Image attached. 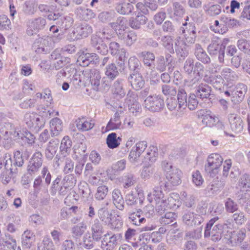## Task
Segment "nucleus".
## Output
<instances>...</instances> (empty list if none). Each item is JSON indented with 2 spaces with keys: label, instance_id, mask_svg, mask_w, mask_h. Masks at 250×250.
I'll use <instances>...</instances> for the list:
<instances>
[{
  "label": "nucleus",
  "instance_id": "nucleus-1",
  "mask_svg": "<svg viewBox=\"0 0 250 250\" xmlns=\"http://www.w3.org/2000/svg\"><path fill=\"white\" fill-rule=\"evenodd\" d=\"M147 199L150 203L154 202L156 210L162 213L168 209L166 197L158 187H155L147 195Z\"/></svg>",
  "mask_w": 250,
  "mask_h": 250
},
{
  "label": "nucleus",
  "instance_id": "nucleus-2",
  "mask_svg": "<svg viewBox=\"0 0 250 250\" xmlns=\"http://www.w3.org/2000/svg\"><path fill=\"white\" fill-rule=\"evenodd\" d=\"M223 162L222 156L218 153H212L207 158V163L205 166L207 174L211 177L216 176L220 171Z\"/></svg>",
  "mask_w": 250,
  "mask_h": 250
},
{
  "label": "nucleus",
  "instance_id": "nucleus-3",
  "mask_svg": "<svg viewBox=\"0 0 250 250\" xmlns=\"http://www.w3.org/2000/svg\"><path fill=\"white\" fill-rule=\"evenodd\" d=\"M146 108L152 112L160 111L164 107V101L159 95H150L144 101Z\"/></svg>",
  "mask_w": 250,
  "mask_h": 250
},
{
  "label": "nucleus",
  "instance_id": "nucleus-4",
  "mask_svg": "<svg viewBox=\"0 0 250 250\" xmlns=\"http://www.w3.org/2000/svg\"><path fill=\"white\" fill-rule=\"evenodd\" d=\"M24 122L28 126L36 131L43 127L45 123V119L38 114L32 112L27 113L24 115Z\"/></svg>",
  "mask_w": 250,
  "mask_h": 250
},
{
  "label": "nucleus",
  "instance_id": "nucleus-5",
  "mask_svg": "<svg viewBox=\"0 0 250 250\" xmlns=\"http://www.w3.org/2000/svg\"><path fill=\"white\" fill-rule=\"evenodd\" d=\"M227 120L230 130L236 134L241 132L245 126V122L241 117L236 113H229Z\"/></svg>",
  "mask_w": 250,
  "mask_h": 250
},
{
  "label": "nucleus",
  "instance_id": "nucleus-6",
  "mask_svg": "<svg viewBox=\"0 0 250 250\" xmlns=\"http://www.w3.org/2000/svg\"><path fill=\"white\" fill-rule=\"evenodd\" d=\"M246 236L245 233L242 230L229 231L224 235V239L228 245L234 246L240 244Z\"/></svg>",
  "mask_w": 250,
  "mask_h": 250
},
{
  "label": "nucleus",
  "instance_id": "nucleus-7",
  "mask_svg": "<svg viewBox=\"0 0 250 250\" xmlns=\"http://www.w3.org/2000/svg\"><path fill=\"white\" fill-rule=\"evenodd\" d=\"M46 24V20L41 17L29 20L27 23V34L32 36L43 29Z\"/></svg>",
  "mask_w": 250,
  "mask_h": 250
},
{
  "label": "nucleus",
  "instance_id": "nucleus-8",
  "mask_svg": "<svg viewBox=\"0 0 250 250\" xmlns=\"http://www.w3.org/2000/svg\"><path fill=\"white\" fill-rule=\"evenodd\" d=\"M194 25L192 23L186 22L183 23L180 30L184 35L186 42L188 44L194 43L196 38V32Z\"/></svg>",
  "mask_w": 250,
  "mask_h": 250
},
{
  "label": "nucleus",
  "instance_id": "nucleus-9",
  "mask_svg": "<svg viewBox=\"0 0 250 250\" xmlns=\"http://www.w3.org/2000/svg\"><path fill=\"white\" fill-rule=\"evenodd\" d=\"M182 220L187 225L193 226L201 224L203 219L200 215L195 214L190 210H186L183 212Z\"/></svg>",
  "mask_w": 250,
  "mask_h": 250
},
{
  "label": "nucleus",
  "instance_id": "nucleus-10",
  "mask_svg": "<svg viewBox=\"0 0 250 250\" xmlns=\"http://www.w3.org/2000/svg\"><path fill=\"white\" fill-rule=\"evenodd\" d=\"M120 238V234L107 232L104 235L102 242V248L106 250H112L118 244V240Z\"/></svg>",
  "mask_w": 250,
  "mask_h": 250
},
{
  "label": "nucleus",
  "instance_id": "nucleus-11",
  "mask_svg": "<svg viewBox=\"0 0 250 250\" xmlns=\"http://www.w3.org/2000/svg\"><path fill=\"white\" fill-rule=\"evenodd\" d=\"M165 176L168 186H176L181 183L183 172L178 168H174L171 172L167 174Z\"/></svg>",
  "mask_w": 250,
  "mask_h": 250
},
{
  "label": "nucleus",
  "instance_id": "nucleus-12",
  "mask_svg": "<svg viewBox=\"0 0 250 250\" xmlns=\"http://www.w3.org/2000/svg\"><path fill=\"white\" fill-rule=\"evenodd\" d=\"M226 225V224L224 225L218 224L213 226L212 228L206 229L204 233L205 237H210L213 241H218L222 238L223 229Z\"/></svg>",
  "mask_w": 250,
  "mask_h": 250
},
{
  "label": "nucleus",
  "instance_id": "nucleus-13",
  "mask_svg": "<svg viewBox=\"0 0 250 250\" xmlns=\"http://www.w3.org/2000/svg\"><path fill=\"white\" fill-rule=\"evenodd\" d=\"M42 154L39 152H35L29 161L27 170L30 174H33L38 171L42 164Z\"/></svg>",
  "mask_w": 250,
  "mask_h": 250
},
{
  "label": "nucleus",
  "instance_id": "nucleus-14",
  "mask_svg": "<svg viewBox=\"0 0 250 250\" xmlns=\"http://www.w3.org/2000/svg\"><path fill=\"white\" fill-rule=\"evenodd\" d=\"M198 116L202 119L203 125L209 127L214 126L218 121V118L209 111L200 110L198 112Z\"/></svg>",
  "mask_w": 250,
  "mask_h": 250
},
{
  "label": "nucleus",
  "instance_id": "nucleus-15",
  "mask_svg": "<svg viewBox=\"0 0 250 250\" xmlns=\"http://www.w3.org/2000/svg\"><path fill=\"white\" fill-rule=\"evenodd\" d=\"M22 136V131L19 129H14L12 131L6 132L4 138L2 141V144L4 148L9 149L12 146V142L14 140H17L21 138Z\"/></svg>",
  "mask_w": 250,
  "mask_h": 250
},
{
  "label": "nucleus",
  "instance_id": "nucleus-16",
  "mask_svg": "<svg viewBox=\"0 0 250 250\" xmlns=\"http://www.w3.org/2000/svg\"><path fill=\"white\" fill-rule=\"evenodd\" d=\"M174 48L178 57L184 59L188 54L187 45L180 37H177L174 42Z\"/></svg>",
  "mask_w": 250,
  "mask_h": 250
},
{
  "label": "nucleus",
  "instance_id": "nucleus-17",
  "mask_svg": "<svg viewBox=\"0 0 250 250\" xmlns=\"http://www.w3.org/2000/svg\"><path fill=\"white\" fill-rule=\"evenodd\" d=\"M17 242L15 239L9 234L0 238V250H15Z\"/></svg>",
  "mask_w": 250,
  "mask_h": 250
},
{
  "label": "nucleus",
  "instance_id": "nucleus-18",
  "mask_svg": "<svg viewBox=\"0 0 250 250\" xmlns=\"http://www.w3.org/2000/svg\"><path fill=\"white\" fill-rule=\"evenodd\" d=\"M34 233L29 229L25 230L21 235V245L23 249H29L35 242Z\"/></svg>",
  "mask_w": 250,
  "mask_h": 250
},
{
  "label": "nucleus",
  "instance_id": "nucleus-19",
  "mask_svg": "<svg viewBox=\"0 0 250 250\" xmlns=\"http://www.w3.org/2000/svg\"><path fill=\"white\" fill-rule=\"evenodd\" d=\"M51 39L50 37L39 38L33 44V48L38 53H42L45 51V47L49 46L51 43Z\"/></svg>",
  "mask_w": 250,
  "mask_h": 250
},
{
  "label": "nucleus",
  "instance_id": "nucleus-20",
  "mask_svg": "<svg viewBox=\"0 0 250 250\" xmlns=\"http://www.w3.org/2000/svg\"><path fill=\"white\" fill-rule=\"evenodd\" d=\"M247 90V87L243 83L238 84L231 91L233 101L239 102L243 100Z\"/></svg>",
  "mask_w": 250,
  "mask_h": 250
},
{
  "label": "nucleus",
  "instance_id": "nucleus-21",
  "mask_svg": "<svg viewBox=\"0 0 250 250\" xmlns=\"http://www.w3.org/2000/svg\"><path fill=\"white\" fill-rule=\"evenodd\" d=\"M98 56L95 53H83L78 58L77 62L79 64L83 66H87L90 63H93L98 60Z\"/></svg>",
  "mask_w": 250,
  "mask_h": 250
},
{
  "label": "nucleus",
  "instance_id": "nucleus-22",
  "mask_svg": "<svg viewBox=\"0 0 250 250\" xmlns=\"http://www.w3.org/2000/svg\"><path fill=\"white\" fill-rule=\"evenodd\" d=\"M128 220L130 223L137 226H140L146 221L142 210L140 209H138L135 212H129L128 213Z\"/></svg>",
  "mask_w": 250,
  "mask_h": 250
},
{
  "label": "nucleus",
  "instance_id": "nucleus-23",
  "mask_svg": "<svg viewBox=\"0 0 250 250\" xmlns=\"http://www.w3.org/2000/svg\"><path fill=\"white\" fill-rule=\"evenodd\" d=\"M112 199L116 208L120 210H123L125 208V202L120 189L115 188L112 191Z\"/></svg>",
  "mask_w": 250,
  "mask_h": 250
},
{
  "label": "nucleus",
  "instance_id": "nucleus-24",
  "mask_svg": "<svg viewBox=\"0 0 250 250\" xmlns=\"http://www.w3.org/2000/svg\"><path fill=\"white\" fill-rule=\"evenodd\" d=\"M63 124L58 118H54L50 121V129L52 136L59 135L62 131Z\"/></svg>",
  "mask_w": 250,
  "mask_h": 250
},
{
  "label": "nucleus",
  "instance_id": "nucleus-25",
  "mask_svg": "<svg viewBox=\"0 0 250 250\" xmlns=\"http://www.w3.org/2000/svg\"><path fill=\"white\" fill-rule=\"evenodd\" d=\"M128 80L133 88L136 90L142 88L145 83L142 76L138 73L130 74Z\"/></svg>",
  "mask_w": 250,
  "mask_h": 250
},
{
  "label": "nucleus",
  "instance_id": "nucleus-26",
  "mask_svg": "<svg viewBox=\"0 0 250 250\" xmlns=\"http://www.w3.org/2000/svg\"><path fill=\"white\" fill-rule=\"evenodd\" d=\"M75 124L78 130L86 131L91 129L94 126V123L91 120L85 117L77 119L75 121Z\"/></svg>",
  "mask_w": 250,
  "mask_h": 250
},
{
  "label": "nucleus",
  "instance_id": "nucleus-27",
  "mask_svg": "<svg viewBox=\"0 0 250 250\" xmlns=\"http://www.w3.org/2000/svg\"><path fill=\"white\" fill-rule=\"evenodd\" d=\"M121 112L117 111L113 118H112L106 125L108 130L120 129L123 128V125L120 120V114Z\"/></svg>",
  "mask_w": 250,
  "mask_h": 250
},
{
  "label": "nucleus",
  "instance_id": "nucleus-28",
  "mask_svg": "<svg viewBox=\"0 0 250 250\" xmlns=\"http://www.w3.org/2000/svg\"><path fill=\"white\" fill-rule=\"evenodd\" d=\"M147 19L143 14L139 13L136 17H131L129 19V25L133 29H139L141 25L145 24Z\"/></svg>",
  "mask_w": 250,
  "mask_h": 250
},
{
  "label": "nucleus",
  "instance_id": "nucleus-29",
  "mask_svg": "<svg viewBox=\"0 0 250 250\" xmlns=\"http://www.w3.org/2000/svg\"><path fill=\"white\" fill-rule=\"evenodd\" d=\"M128 21L125 17H119L116 21L110 23L111 27L114 29L120 36H121V31H125L127 28Z\"/></svg>",
  "mask_w": 250,
  "mask_h": 250
},
{
  "label": "nucleus",
  "instance_id": "nucleus-30",
  "mask_svg": "<svg viewBox=\"0 0 250 250\" xmlns=\"http://www.w3.org/2000/svg\"><path fill=\"white\" fill-rule=\"evenodd\" d=\"M91 235L93 239L97 241L102 237L104 233L103 228L102 224L98 220H95L91 226Z\"/></svg>",
  "mask_w": 250,
  "mask_h": 250
},
{
  "label": "nucleus",
  "instance_id": "nucleus-31",
  "mask_svg": "<svg viewBox=\"0 0 250 250\" xmlns=\"http://www.w3.org/2000/svg\"><path fill=\"white\" fill-rule=\"evenodd\" d=\"M116 11L121 15H128L131 14L134 9L132 4L129 2H118L115 7Z\"/></svg>",
  "mask_w": 250,
  "mask_h": 250
},
{
  "label": "nucleus",
  "instance_id": "nucleus-32",
  "mask_svg": "<svg viewBox=\"0 0 250 250\" xmlns=\"http://www.w3.org/2000/svg\"><path fill=\"white\" fill-rule=\"evenodd\" d=\"M59 141L57 139L51 140L45 149V155L47 159L51 160L55 155L58 148Z\"/></svg>",
  "mask_w": 250,
  "mask_h": 250
},
{
  "label": "nucleus",
  "instance_id": "nucleus-33",
  "mask_svg": "<svg viewBox=\"0 0 250 250\" xmlns=\"http://www.w3.org/2000/svg\"><path fill=\"white\" fill-rule=\"evenodd\" d=\"M224 82H232L236 81L238 78V76L236 73L229 67H224L221 71V75Z\"/></svg>",
  "mask_w": 250,
  "mask_h": 250
},
{
  "label": "nucleus",
  "instance_id": "nucleus-34",
  "mask_svg": "<svg viewBox=\"0 0 250 250\" xmlns=\"http://www.w3.org/2000/svg\"><path fill=\"white\" fill-rule=\"evenodd\" d=\"M166 199L168 208L176 209L181 204L180 196L176 193H170L168 197H166Z\"/></svg>",
  "mask_w": 250,
  "mask_h": 250
},
{
  "label": "nucleus",
  "instance_id": "nucleus-35",
  "mask_svg": "<svg viewBox=\"0 0 250 250\" xmlns=\"http://www.w3.org/2000/svg\"><path fill=\"white\" fill-rule=\"evenodd\" d=\"M207 81L216 89H221L225 84L224 79L220 75H211L207 79Z\"/></svg>",
  "mask_w": 250,
  "mask_h": 250
},
{
  "label": "nucleus",
  "instance_id": "nucleus-36",
  "mask_svg": "<svg viewBox=\"0 0 250 250\" xmlns=\"http://www.w3.org/2000/svg\"><path fill=\"white\" fill-rule=\"evenodd\" d=\"M194 53L197 59L202 62L208 63L210 62L209 57L199 44H195Z\"/></svg>",
  "mask_w": 250,
  "mask_h": 250
},
{
  "label": "nucleus",
  "instance_id": "nucleus-37",
  "mask_svg": "<svg viewBox=\"0 0 250 250\" xmlns=\"http://www.w3.org/2000/svg\"><path fill=\"white\" fill-rule=\"evenodd\" d=\"M72 146V141L70 137L68 136H64L62 140L60 145V150L62 154L66 157L68 155L71 151Z\"/></svg>",
  "mask_w": 250,
  "mask_h": 250
},
{
  "label": "nucleus",
  "instance_id": "nucleus-38",
  "mask_svg": "<svg viewBox=\"0 0 250 250\" xmlns=\"http://www.w3.org/2000/svg\"><path fill=\"white\" fill-rule=\"evenodd\" d=\"M172 61V57L169 54L166 55V59L163 56H160L157 58L156 68L161 72L164 71L166 65L170 64Z\"/></svg>",
  "mask_w": 250,
  "mask_h": 250
},
{
  "label": "nucleus",
  "instance_id": "nucleus-39",
  "mask_svg": "<svg viewBox=\"0 0 250 250\" xmlns=\"http://www.w3.org/2000/svg\"><path fill=\"white\" fill-rule=\"evenodd\" d=\"M225 49V46L221 44L219 40H213L208 46V51L210 55H216L222 49Z\"/></svg>",
  "mask_w": 250,
  "mask_h": 250
},
{
  "label": "nucleus",
  "instance_id": "nucleus-40",
  "mask_svg": "<svg viewBox=\"0 0 250 250\" xmlns=\"http://www.w3.org/2000/svg\"><path fill=\"white\" fill-rule=\"evenodd\" d=\"M121 138L119 137L117 138V134L115 133H111L108 135L106 138V144L110 148L117 147L120 144Z\"/></svg>",
  "mask_w": 250,
  "mask_h": 250
},
{
  "label": "nucleus",
  "instance_id": "nucleus-41",
  "mask_svg": "<svg viewBox=\"0 0 250 250\" xmlns=\"http://www.w3.org/2000/svg\"><path fill=\"white\" fill-rule=\"evenodd\" d=\"M210 87L208 85L201 84L197 88L196 94L202 99L208 98L210 95Z\"/></svg>",
  "mask_w": 250,
  "mask_h": 250
},
{
  "label": "nucleus",
  "instance_id": "nucleus-42",
  "mask_svg": "<svg viewBox=\"0 0 250 250\" xmlns=\"http://www.w3.org/2000/svg\"><path fill=\"white\" fill-rule=\"evenodd\" d=\"M120 38L124 40L127 46H130L137 41V35L134 31H130L125 33L123 37L120 36Z\"/></svg>",
  "mask_w": 250,
  "mask_h": 250
},
{
  "label": "nucleus",
  "instance_id": "nucleus-43",
  "mask_svg": "<svg viewBox=\"0 0 250 250\" xmlns=\"http://www.w3.org/2000/svg\"><path fill=\"white\" fill-rule=\"evenodd\" d=\"M151 238V234H150L149 232H145L140 235L138 238L137 240L135 242H131L132 246L136 248L138 247L139 245H145L147 244Z\"/></svg>",
  "mask_w": 250,
  "mask_h": 250
},
{
  "label": "nucleus",
  "instance_id": "nucleus-44",
  "mask_svg": "<svg viewBox=\"0 0 250 250\" xmlns=\"http://www.w3.org/2000/svg\"><path fill=\"white\" fill-rule=\"evenodd\" d=\"M112 215L107 208L105 207L101 208L98 211V216L99 219L105 224L109 222Z\"/></svg>",
  "mask_w": 250,
  "mask_h": 250
},
{
  "label": "nucleus",
  "instance_id": "nucleus-45",
  "mask_svg": "<svg viewBox=\"0 0 250 250\" xmlns=\"http://www.w3.org/2000/svg\"><path fill=\"white\" fill-rule=\"evenodd\" d=\"M112 91L114 94L118 95L120 98H122L125 95V92L123 88L122 80H117L114 82Z\"/></svg>",
  "mask_w": 250,
  "mask_h": 250
},
{
  "label": "nucleus",
  "instance_id": "nucleus-46",
  "mask_svg": "<svg viewBox=\"0 0 250 250\" xmlns=\"http://www.w3.org/2000/svg\"><path fill=\"white\" fill-rule=\"evenodd\" d=\"M105 74L109 79L113 80L119 74L116 65L114 63L108 64L105 68Z\"/></svg>",
  "mask_w": 250,
  "mask_h": 250
},
{
  "label": "nucleus",
  "instance_id": "nucleus-47",
  "mask_svg": "<svg viewBox=\"0 0 250 250\" xmlns=\"http://www.w3.org/2000/svg\"><path fill=\"white\" fill-rule=\"evenodd\" d=\"M108 192V188L105 185L99 186L95 194V198L97 200L101 201L104 200Z\"/></svg>",
  "mask_w": 250,
  "mask_h": 250
},
{
  "label": "nucleus",
  "instance_id": "nucleus-48",
  "mask_svg": "<svg viewBox=\"0 0 250 250\" xmlns=\"http://www.w3.org/2000/svg\"><path fill=\"white\" fill-rule=\"evenodd\" d=\"M139 57L143 59L144 64L148 66H151L155 59L154 54L150 52H143Z\"/></svg>",
  "mask_w": 250,
  "mask_h": 250
},
{
  "label": "nucleus",
  "instance_id": "nucleus-49",
  "mask_svg": "<svg viewBox=\"0 0 250 250\" xmlns=\"http://www.w3.org/2000/svg\"><path fill=\"white\" fill-rule=\"evenodd\" d=\"M87 229V226L84 222H82L72 228V232L76 237L81 236Z\"/></svg>",
  "mask_w": 250,
  "mask_h": 250
},
{
  "label": "nucleus",
  "instance_id": "nucleus-50",
  "mask_svg": "<svg viewBox=\"0 0 250 250\" xmlns=\"http://www.w3.org/2000/svg\"><path fill=\"white\" fill-rule=\"evenodd\" d=\"M187 94L183 89H179L177 95V102L179 107L185 108L187 105Z\"/></svg>",
  "mask_w": 250,
  "mask_h": 250
},
{
  "label": "nucleus",
  "instance_id": "nucleus-51",
  "mask_svg": "<svg viewBox=\"0 0 250 250\" xmlns=\"http://www.w3.org/2000/svg\"><path fill=\"white\" fill-rule=\"evenodd\" d=\"M101 78V75L99 71L94 70L92 71L90 75V81L93 88L96 90L98 89L100 85Z\"/></svg>",
  "mask_w": 250,
  "mask_h": 250
},
{
  "label": "nucleus",
  "instance_id": "nucleus-52",
  "mask_svg": "<svg viewBox=\"0 0 250 250\" xmlns=\"http://www.w3.org/2000/svg\"><path fill=\"white\" fill-rule=\"evenodd\" d=\"M77 182V179L73 174H68L66 175L63 178L62 181V184H63L65 187H67L71 189L75 186Z\"/></svg>",
  "mask_w": 250,
  "mask_h": 250
},
{
  "label": "nucleus",
  "instance_id": "nucleus-53",
  "mask_svg": "<svg viewBox=\"0 0 250 250\" xmlns=\"http://www.w3.org/2000/svg\"><path fill=\"white\" fill-rule=\"evenodd\" d=\"M77 32L82 38L86 37L92 32V27L87 23L82 24L77 28Z\"/></svg>",
  "mask_w": 250,
  "mask_h": 250
},
{
  "label": "nucleus",
  "instance_id": "nucleus-54",
  "mask_svg": "<svg viewBox=\"0 0 250 250\" xmlns=\"http://www.w3.org/2000/svg\"><path fill=\"white\" fill-rule=\"evenodd\" d=\"M109 228L112 229H118L122 228L123 222L118 216H112L110 218V221L106 223Z\"/></svg>",
  "mask_w": 250,
  "mask_h": 250
},
{
  "label": "nucleus",
  "instance_id": "nucleus-55",
  "mask_svg": "<svg viewBox=\"0 0 250 250\" xmlns=\"http://www.w3.org/2000/svg\"><path fill=\"white\" fill-rule=\"evenodd\" d=\"M237 46L240 50L250 55V42L245 39H240L237 42Z\"/></svg>",
  "mask_w": 250,
  "mask_h": 250
},
{
  "label": "nucleus",
  "instance_id": "nucleus-56",
  "mask_svg": "<svg viewBox=\"0 0 250 250\" xmlns=\"http://www.w3.org/2000/svg\"><path fill=\"white\" fill-rule=\"evenodd\" d=\"M38 250H55V247L50 239L45 237L42 243L38 246Z\"/></svg>",
  "mask_w": 250,
  "mask_h": 250
},
{
  "label": "nucleus",
  "instance_id": "nucleus-57",
  "mask_svg": "<svg viewBox=\"0 0 250 250\" xmlns=\"http://www.w3.org/2000/svg\"><path fill=\"white\" fill-rule=\"evenodd\" d=\"M173 16L176 19L182 17L185 13V9L183 6L178 2L173 3Z\"/></svg>",
  "mask_w": 250,
  "mask_h": 250
},
{
  "label": "nucleus",
  "instance_id": "nucleus-58",
  "mask_svg": "<svg viewBox=\"0 0 250 250\" xmlns=\"http://www.w3.org/2000/svg\"><path fill=\"white\" fill-rule=\"evenodd\" d=\"M239 186L244 190H248L250 189V178L249 175L247 174L242 175L239 181Z\"/></svg>",
  "mask_w": 250,
  "mask_h": 250
},
{
  "label": "nucleus",
  "instance_id": "nucleus-59",
  "mask_svg": "<svg viewBox=\"0 0 250 250\" xmlns=\"http://www.w3.org/2000/svg\"><path fill=\"white\" fill-rule=\"evenodd\" d=\"M232 219L237 225H242L247 221V217L243 211L235 212L232 215Z\"/></svg>",
  "mask_w": 250,
  "mask_h": 250
},
{
  "label": "nucleus",
  "instance_id": "nucleus-60",
  "mask_svg": "<svg viewBox=\"0 0 250 250\" xmlns=\"http://www.w3.org/2000/svg\"><path fill=\"white\" fill-rule=\"evenodd\" d=\"M177 215L173 212H167L160 218V222L162 225L170 224L174 221Z\"/></svg>",
  "mask_w": 250,
  "mask_h": 250
},
{
  "label": "nucleus",
  "instance_id": "nucleus-61",
  "mask_svg": "<svg viewBox=\"0 0 250 250\" xmlns=\"http://www.w3.org/2000/svg\"><path fill=\"white\" fill-rule=\"evenodd\" d=\"M225 206L226 211L229 213H233L238 209L237 204L230 198L226 200Z\"/></svg>",
  "mask_w": 250,
  "mask_h": 250
},
{
  "label": "nucleus",
  "instance_id": "nucleus-62",
  "mask_svg": "<svg viewBox=\"0 0 250 250\" xmlns=\"http://www.w3.org/2000/svg\"><path fill=\"white\" fill-rule=\"evenodd\" d=\"M159 155L158 149L154 146H150L147 152L146 158L148 159L151 162H154L156 160Z\"/></svg>",
  "mask_w": 250,
  "mask_h": 250
},
{
  "label": "nucleus",
  "instance_id": "nucleus-63",
  "mask_svg": "<svg viewBox=\"0 0 250 250\" xmlns=\"http://www.w3.org/2000/svg\"><path fill=\"white\" fill-rule=\"evenodd\" d=\"M104 179L103 178L102 173L97 172L91 174L89 177L88 181L92 185H97L104 182Z\"/></svg>",
  "mask_w": 250,
  "mask_h": 250
},
{
  "label": "nucleus",
  "instance_id": "nucleus-64",
  "mask_svg": "<svg viewBox=\"0 0 250 250\" xmlns=\"http://www.w3.org/2000/svg\"><path fill=\"white\" fill-rule=\"evenodd\" d=\"M240 18L243 21L250 20V0L247 2L241 13Z\"/></svg>",
  "mask_w": 250,
  "mask_h": 250
}]
</instances>
